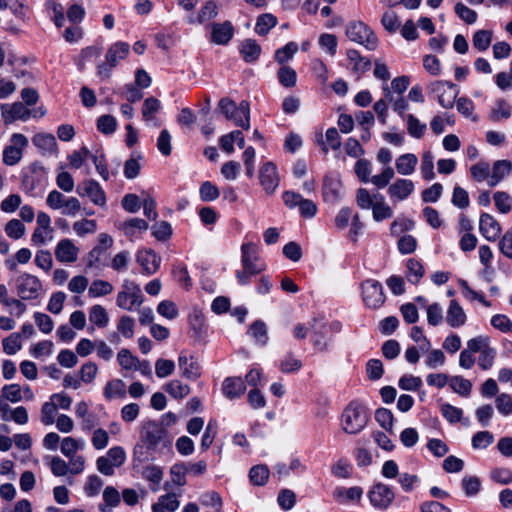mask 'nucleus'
<instances>
[{
  "instance_id": "1",
  "label": "nucleus",
  "mask_w": 512,
  "mask_h": 512,
  "mask_svg": "<svg viewBox=\"0 0 512 512\" xmlns=\"http://www.w3.org/2000/svg\"><path fill=\"white\" fill-rule=\"evenodd\" d=\"M141 440L150 451L161 454L171 450L172 439L167 430L155 421H149L143 425Z\"/></svg>"
},
{
  "instance_id": "2",
  "label": "nucleus",
  "mask_w": 512,
  "mask_h": 512,
  "mask_svg": "<svg viewBox=\"0 0 512 512\" xmlns=\"http://www.w3.org/2000/svg\"><path fill=\"white\" fill-rule=\"evenodd\" d=\"M369 420L365 406L357 401L350 402L342 413L341 425L345 433L358 434Z\"/></svg>"
},
{
  "instance_id": "3",
  "label": "nucleus",
  "mask_w": 512,
  "mask_h": 512,
  "mask_svg": "<svg viewBox=\"0 0 512 512\" xmlns=\"http://www.w3.org/2000/svg\"><path fill=\"white\" fill-rule=\"evenodd\" d=\"M355 173L359 180L363 183L371 182L378 189L385 188L395 176V171L391 166L383 167L380 174L371 176L372 165L366 159H360L354 167Z\"/></svg>"
},
{
  "instance_id": "4",
  "label": "nucleus",
  "mask_w": 512,
  "mask_h": 512,
  "mask_svg": "<svg viewBox=\"0 0 512 512\" xmlns=\"http://www.w3.org/2000/svg\"><path fill=\"white\" fill-rule=\"evenodd\" d=\"M219 110L227 120H232L236 126L244 129L250 128V105L247 101H241L237 105L229 98H222L218 103Z\"/></svg>"
},
{
  "instance_id": "5",
  "label": "nucleus",
  "mask_w": 512,
  "mask_h": 512,
  "mask_svg": "<svg viewBox=\"0 0 512 512\" xmlns=\"http://www.w3.org/2000/svg\"><path fill=\"white\" fill-rule=\"evenodd\" d=\"M144 296L138 284L124 280L122 290L116 297V305L126 311H136L143 303Z\"/></svg>"
},
{
  "instance_id": "6",
  "label": "nucleus",
  "mask_w": 512,
  "mask_h": 512,
  "mask_svg": "<svg viewBox=\"0 0 512 512\" xmlns=\"http://www.w3.org/2000/svg\"><path fill=\"white\" fill-rule=\"evenodd\" d=\"M347 37L368 50H375L378 46V40L373 31L361 21H353L347 25Z\"/></svg>"
},
{
  "instance_id": "7",
  "label": "nucleus",
  "mask_w": 512,
  "mask_h": 512,
  "mask_svg": "<svg viewBox=\"0 0 512 512\" xmlns=\"http://www.w3.org/2000/svg\"><path fill=\"white\" fill-rule=\"evenodd\" d=\"M46 204L53 210H60L63 215L74 217L81 210V203L76 197H66L58 190L48 193Z\"/></svg>"
},
{
  "instance_id": "8",
  "label": "nucleus",
  "mask_w": 512,
  "mask_h": 512,
  "mask_svg": "<svg viewBox=\"0 0 512 512\" xmlns=\"http://www.w3.org/2000/svg\"><path fill=\"white\" fill-rule=\"evenodd\" d=\"M130 46L126 42L118 41L112 44L106 53L105 63L99 64L97 67L98 75L101 77H109L110 69L118 65L119 61L125 59L129 54Z\"/></svg>"
},
{
  "instance_id": "9",
  "label": "nucleus",
  "mask_w": 512,
  "mask_h": 512,
  "mask_svg": "<svg viewBox=\"0 0 512 512\" xmlns=\"http://www.w3.org/2000/svg\"><path fill=\"white\" fill-rule=\"evenodd\" d=\"M456 86L450 81L436 80L427 86L428 92L437 98L443 108H452L458 94Z\"/></svg>"
},
{
  "instance_id": "10",
  "label": "nucleus",
  "mask_w": 512,
  "mask_h": 512,
  "mask_svg": "<svg viewBox=\"0 0 512 512\" xmlns=\"http://www.w3.org/2000/svg\"><path fill=\"white\" fill-rule=\"evenodd\" d=\"M362 299L366 307L378 309L385 302V294L380 282L368 279L361 284Z\"/></svg>"
},
{
  "instance_id": "11",
  "label": "nucleus",
  "mask_w": 512,
  "mask_h": 512,
  "mask_svg": "<svg viewBox=\"0 0 512 512\" xmlns=\"http://www.w3.org/2000/svg\"><path fill=\"white\" fill-rule=\"evenodd\" d=\"M10 145H7L3 150V162L7 166H14L20 162L23 156V150L28 145L26 136L20 133L12 134L10 138Z\"/></svg>"
},
{
  "instance_id": "12",
  "label": "nucleus",
  "mask_w": 512,
  "mask_h": 512,
  "mask_svg": "<svg viewBox=\"0 0 512 512\" xmlns=\"http://www.w3.org/2000/svg\"><path fill=\"white\" fill-rule=\"evenodd\" d=\"M285 205L294 209L299 208V212L304 218H313L317 213V205L310 199L303 198L300 194L293 191H286L282 195Z\"/></svg>"
},
{
  "instance_id": "13",
  "label": "nucleus",
  "mask_w": 512,
  "mask_h": 512,
  "mask_svg": "<svg viewBox=\"0 0 512 512\" xmlns=\"http://www.w3.org/2000/svg\"><path fill=\"white\" fill-rule=\"evenodd\" d=\"M17 294L22 300L37 299L42 292V284L37 277L22 274L16 281Z\"/></svg>"
},
{
  "instance_id": "14",
  "label": "nucleus",
  "mask_w": 512,
  "mask_h": 512,
  "mask_svg": "<svg viewBox=\"0 0 512 512\" xmlns=\"http://www.w3.org/2000/svg\"><path fill=\"white\" fill-rule=\"evenodd\" d=\"M368 498L373 507L385 510L392 504L395 494L388 485L378 482L369 490Z\"/></svg>"
},
{
  "instance_id": "15",
  "label": "nucleus",
  "mask_w": 512,
  "mask_h": 512,
  "mask_svg": "<svg viewBox=\"0 0 512 512\" xmlns=\"http://www.w3.org/2000/svg\"><path fill=\"white\" fill-rule=\"evenodd\" d=\"M1 117L5 125L17 120L27 121L31 117V110L23 102L3 103L0 105Z\"/></svg>"
},
{
  "instance_id": "16",
  "label": "nucleus",
  "mask_w": 512,
  "mask_h": 512,
  "mask_svg": "<svg viewBox=\"0 0 512 512\" xmlns=\"http://www.w3.org/2000/svg\"><path fill=\"white\" fill-rule=\"evenodd\" d=\"M77 193L82 197H88L93 204L99 207H106V194L100 184L95 180H84L78 186Z\"/></svg>"
},
{
  "instance_id": "17",
  "label": "nucleus",
  "mask_w": 512,
  "mask_h": 512,
  "mask_svg": "<svg viewBox=\"0 0 512 512\" xmlns=\"http://www.w3.org/2000/svg\"><path fill=\"white\" fill-rule=\"evenodd\" d=\"M260 184L266 194L272 195L279 186V175L277 167L273 162L264 163L259 171Z\"/></svg>"
},
{
  "instance_id": "18",
  "label": "nucleus",
  "mask_w": 512,
  "mask_h": 512,
  "mask_svg": "<svg viewBox=\"0 0 512 512\" xmlns=\"http://www.w3.org/2000/svg\"><path fill=\"white\" fill-rule=\"evenodd\" d=\"M322 195L325 202L332 204L339 202L344 197V188L338 176H325Z\"/></svg>"
},
{
  "instance_id": "19",
  "label": "nucleus",
  "mask_w": 512,
  "mask_h": 512,
  "mask_svg": "<svg viewBox=\"0 0 512 512\" xmlns=\"http://www.w3.org/2000/svg\"><path fill=\"white\" fill-rule=\"evenodd\" d=\"M415 185L412 180L398 178L388 186L387 193L393 202L405 201L412 195Z\"/></svg>"
},
{
  "instance_id": "20",
  "label": "nucleus",
  "mask_w": 512,
  "mask_h": 512,
  "mask_svg": "<svg viewBox=\"0 0 512 512\" xmlns=\"http://www.w3.org/2000/svg\"><path fill=\"white\" fill-rule=\"evenodd\" d=\"M265 269V265L260 258H242V269L237 270L236 276L239 283L247 284L251 277L259 274Z\"/></svg>"
},
{
  "instance_id": "21",
  "label": "nucleus",
  "mask_w": 512,
  "mask_h": 512,
  "mask_svg": "<svg viewBox=\"0 0 512 512\" xmlns=\"http://www.w3.org/2000/svg\"><path fill=\"white\" fill-rule=\"evenodd\" d=\"M481 234L489 241H495L501 234L502 228L497 219L489 213H482L479 219Z\"/></svg>"
},
{
  "instance_id": "22",
  "label": "nucleus",
  "mask_w": 512,
  "mask_h": 512,
  "mask_svg": "<svg viewBox=\"0 0 512 512\" xmlns=\"http://www.w3.org/2000/svg\"><path fill=\"white\" fill-rule=\"evenodd\" d=\"M178 366L181 375L189 380H196L201 375V368L198 361L184 352L180 353L178 357Z\"/></svg>"
},
{
  "instance_id": "23",
  "label": "nucleus",
  "mask_w": 512,
  "mask_h": 512,
  "mask_svg": "<svg viewBox=\"0 0 512 512\" xmlns=\"http://www.w3.org/2000/svg\"><path fill=\"white\" fill-rule=\"evenodd\" d=\"M118 227L126 237L133 239L147 231L149 225L144 219L131 218L120 223Z\"/></svg>"
},
{
  "instance_id": "24",
  "label": "nucleus",
  "mask_w": 512,
  "mask_h": 512,
  "mask_svg": "<svg viewBox=\"0 0 512 512\" xmlns=\"http://www.w3.org/2000/svg\"><path fill=\"white\" fill-rule=\"evenodd\" d=\"M32 142L44 155L58 153L56 139L54 135L50 133H38L32 138Z\"/></svg>"
},
{
  "instance_id": "25",
  "label": "nucleus",
  "mask_w": 512,
  "mask_h": 512,
  "mask_svg": "<svg viewBox=\"0 0 512 512\" xmlns=\"http://www.w3.org/2000/svg\"><path fill=\"white\" fill-rule=\"evenodd\" d=\"M234 33L231 22L215 23L212 25L211 41L218 45L227 44Z\"/></svg>"
},
{
  "instance_id": "26",
  "label": "nucleus",
  "mask_w": 512,
  "mask_h": 512,
  "mask_svg": "<svg viewBox=\"0 0 512 512\" xmlns=\"http://www.w3.org/2000/svg\"><path fill=\"white\" fill-rule=\"evenodd\" d=\"M466 319V314L460 304L456 300H451L446 315L447 324L458 328L466 323Z\"/></svg>"
},
{
  "instance_id": "27",
  "label": "nucleus",
  "mask_w": 512,
  "mask_h": 512,
  "mask_svg": "<svg viewBox=\"0 0 512 512\" xmlns=\"http://www.w3.org/2000/svg\"><path fill=\"white\" fill-rule=\"evenodd\" d=\"M512 171V164L509 160H497L491 168L489 186L494 187Z\"/></svg>"
},
{
  "instance_id": "28",
  "label": "nucleus",
  "mask_w": 512,
  "mask_h": 512,
  "mask_svg": "<svg viewBox=\"0 0 512 512\" xmlns=\"http://www.w3.org/2000/svg\"><path fill=\"white\" fill-rule=\"evenodd\" d=\"M418 164V158L413 153L400 155L395 161L397 172L402 176H409L415 172Z\"/></svg>"
},
{
  "instance_id": "29",
  "label": "nucleus",
  "mask_w": 512,
  "mask_h": 512,
  "mask_svg": "<svg viewBox=\"0 0 512 512\" xmlns=\"http://www.w3.org/2000/svg\"><path fill=\"white\" fill-rule=\"evenodd\" d=\"M223 394L229 399L239 398L246 390L244 381L240 377H229L223 382Z\"/></svg>"
},
{
  "instance_id": "30",
  "label": "nucleus",
  "mask_w": 512,
  "mask_h": 512,
  "mask_svg": "<svg viewBox=\"0 0 512 512\" xmlns=\"http://www.w3.org/2000/svg\"><path fill=\"white\" fill-rule=\"evenodd\" d=\"M362 495L363 489L359 486L350 487L348 489L344 487H337L333 492L334 498L342 504H345L348 501H359Z\"/></svg>"
},
{
  "instance_id": "31",
  "label": "nucleus",
  "mask_w": 512,
  "mask_h": 512,
  "mask_svg": "<svg viewBox=\"0 0 512 512\" xmlns=\"http://www.w3.org/2000/svg\"><path fill=\"white\" fill-rule=\"evenodd\" d=\"M247 333L253 339L255 344L259 346H265L268 342L267 325L261 320L253 322Z\"/></svg>"
},
{
  "instance_id": "32",
  "label": "nucleus",
  "mask_w": 512,
  "mask_h": 512,
  "mask_svg": "<svg viewBox=\"0 0 512 512\" xmlns=\"http://www.w3.org/2000/svg\"><path fill=\"white\" fill-rule=\"evenodd\" d=\"M126 384L121 379H114L109 381L104 388V397L107 400L116 398H125Z\"/></svg>"
},
{
  "instance_id": "33",
  "label": "nucleus",
  "mask_w": 512,
  "mask_h": 512,
  "mask_svg": "<svg viewBox=\"0 0 512 512\" xmlns=\"http://www.w3.org/2000/svg\"><path fill=\"white\" fill-rule=\"evenodd\" d=\"M470 174L473 180L476 182L487 181L489 185V179L491 176L490 164L485 160H480L470 167Z\"/></svg>"
},
{
  "instance_id": "34",
  "label": "nucleus",
  "mask_w": 512,
  "mask_h": 512,
  "mask_svg": "<svg viewBox=\"0 0 512 512\" xmlns=\"http://www.w3.org/2000/svg\"><path fill=\"white\" fill-rule=\"evenodd\" d=\"M240 53L246 62H253L259 57L261 48L255 40L246 39L241 43Z\"/></svg>"
},
{
  "instance_id": "35",
  "label": "nucleus",
  "mask_w": 512,
  "mask_h": 512,
  "mask_svg": "<svg viewBox=\"0 0 512 512\" xmlns=\"http://www.w3.org/2000/svg\"><path fill=\"white\" fill-rule=\"evenodd\" d=\"M372 215L376 222H382L383 220L390 219L393 216V210L385 202L383 196H379V200L375 201V205L372 208Z\"/></svg>"
},
{
  "instance_id": "36",
  "label": "nucleus",
  "mask_w": 512,
  "mask_h": 512,
  "mask_svg": "<svg viewBox=\"0 0 512 512\" xmlns=\"http://www.w3.org/2000/svg\"><path fill=\"white\" fill-rule=\"evenodd\" d=\"M89 321L99 328H104L109 323V316L101 305H93L89 310Z\"/></svg>"
},
{
  "instance_id": "37",
  "label": "nucleus",
  "mask_w": 512,
  "mask_h": 512,
  "mask_svg": "<svg viewBox=\"0 0 512 512\" xmlns=\"http://www.w3.org/2000/svg\"><path fill=\"white\" fill-rule=\"evenodd\" d=\"M45 7L54 24L60 28L64 25V8L63 6L56 2L55 0H47L45 3Z\"/></svg>"
},
{
  "instance_id": "38",
  "label": "nucleus",
  "mask_w": 512,
  "mask_h": 512,
  "mask_svg": "<svg viewBox=\"0 0 512 512\" xmlns=\"http://www.w3.org/2000/svg\"><path fill=\"white\" fill-rule=\"evenodd\" d=\"M493 201L498 212L508 214L512 210V196L505 191H497L493 194Z\"/></svg>"
},
{
  "instance_id": "39",
  "label": "nucleus",
  "mask_w": 512,
  "mask_h": 512,
  "mask_svg": "<svg viewBox=\"0 0 512 512\" xmlns=\"http://www.w3.org/2000/svg\"><path fill=\"white\" fill-rule=\"evenodd\" d=\"M142 476L152 483L151 490L155 492L163 478V470L156 465H148L143 469Z\"/></svg>"
},
{
  "instance_id": "40",
  "label": "nucleus",
  "mask_w": 512,
  "mask_h": 512,
  "mask_svg": "<svg viewBox=\"0 0 512 512\" xmlns=\"http://www.w3.org/2000/svg\"><path fill=\"white\" fill-rule=\"evenodd\" d=\"M407 274L406 277L409 282L417 284L424 274L423 265L417 258H409L407 261Z\"/></svg>"
},
{
  "instance_id": "41",
  "label": "nucleus",
  "mask_w": 512,
  "mask_h": 512,
  "mask_svg": "<svg viewBox=\"0 0 512 512\" xmlns=\"http://www.w3.org/2000/svg\"><path fill=\"white\" fill-rule=\"evenodd\" d=\"M405 120L407 123L408 134L416 139L422 138L427 128L426 124L421 123L413 114H408L405 117Z\"/></svg>"
},
{
  "instance_id": "42",
  "label": "nucleus",
  "mask_w": 512,
  "mask_h": 512,
  "mask_svg": "<svg viewBox=\"0 0 512 512\" xmlns=\"http://www.w3.org/2000/svg\"><path fill=\"white\" fill-rule=\"evenodd\" d=\"M3 351L7 355H14L22 349L21 334L14 332L2 340Z\"/></svg>"
},
{
  "instance_id": "43",
  "label": "nucleus",
  "mask_w": 512,
  "mask_h": 512,
  "mask_svg": "<svg viewBox=\"0 0 512 512\" xmlns=\"http://www.w3.org/2000/svg\"><path fill=\"white\" fill-rule=\"evenodd\" d=\"M380 194L371 195L365 188H359L356 194V203L361 209H372L375 201L379 200Z\"/></svg>"
},
{
  "instance_id": "44",
  "label": "nucleus",
  "mask_w": 512,
  "mask_h": 512,
  "mask_svg": "<svg viewBox=\"0 0 512 512\" xmlns=\"http://www.w3.org/2000/svg\"><path fill=\"white\" fill-rule=\"evenodd\" d=\"M113 286L108 281L95 280L91 283L88 294L91 298L102 297L111 294Z\"/></svg>"
},
{
  "instance_id": "45",
  "label": "nucleus",
  "mask_w": 512,
  "mask_h": 512,
  "mask_svg": "<svg viewBox=\"0 0 512 512\" xmlns=\"http://www.w3.org/2000/svg\"><path fill=\"white\" fill-rule=\"evenodd\" d=\"M347 57L350 62L353 63V69L360 74L366 72L370 68V61L361 57L360 53L355 49L348 50Z\"/></svg>"
},
{
  "instance_id": "46",
  "label": "nucleus",
  "mask_w": 512,
  "mask_h": 512,
  "mask_svg": "<svg viewBox=\"0 0 512 512\" xmlns=\"http://www.w3.org/2000/svg\"><path fill=\"white\" fill-rule=\"evenodd\" d=\"M101 55V48L97 46H89L84 48L77 60V66L79 70H84L85 64L91 62Z\"/></svg>"
},
{
  "instance_id": "47",
  "label": "nucleus",
  "mask_w": 512,
  "mask_h": 512,
  "mask_svg": "<svg viewBox=\"0 0 512 512\" xmlns=\"http://www.w3.org/2000/svg\"><path fill=\"white\" fill-rule=\"evenodd\" d=\"M142 156L140 154L132 155L124 164V175L127 179L136 178L141 169Z\"/></svg>"
},
{
  "instance_id": "48",
  "label": "nucleus",
  "mask_w": 512,
  "mask_h": 512,
  "mask_svg": "<svg viewBox=\"0 0 512 512\" xmlns=\"http://www.w3.org/2000/svg\"><path fill=\"white\" fill-rule=\"evenodd\" d=\"M103 501L104 504L99 506L102 512H106L107 507H116L120 503V495L117 489L112 486H107L103 491Z\"/></svg>"
},
{
  "instance_id": "49",
  "label": "nucleus",
  "mask_w": 512,
  "mask_h": 512,
  "mask_svg": "<svg viewBox=\"0 0 512 512\" xmlns=\"http://www.w3.org/2000/svg\"><path fill=\"white\" fill-rule=\"evenodd\" d=\"M492 41V32L489 30H478L475 32L472 43L478 51H485L489 48Z\"/></svg>"
},
{
  "instance_id": "50",
  "label": "nucleus",
  "mask_w": 512,
  "mask_h": 512,
  "mask_svg": "<svg viewBox=\"0 0 512 512\" xmlns=\"http://www.w3.org/2000/svg\"><path fill=\"white\" fill-rule=\"evenodd\" d=\"M135 320L128 316L123 315L118 319L117 331L123 337L131 339L134 336Z\"/></svg>"
},
{
  "instance_id": "51",
  "label": "nucleus",
  "mask_w": 512,
  "mask_h": 512,
  "mask_svg": "<svg viewBox=\"0 0 512 512\" xmlns=\"http://www.w3.org/2000/svg\"><path fill=\"white\" fill-rule=\"evenodd\" d=\"M157 312L167 320H174L179 315L177 305L171 300H163L157 305Z\"/></svg>"
},
{
  "instance_id": "52",
  "label": "nucleus",
  "mask_w": 512,
  "mask_h": 512,
  "mask_svg": "<svg viewBox=\"0 0 512 512\" xmlns=\"http://www.w3.org/2000/svg\"><path fill=\"white\" fill-rule=\"evenodd\" d=\"M421 173L426 180H432L435 177L434 173V157L430 151L423 153L421 158Z\"/></svg>"
},
{
  "instance_id": "53",
  "label": "nucleus",
  "mask_w": 512,
  "mask_h": 512,
  "mask_svg": "<svg viewBox=\"0 0 512 512\" xmlns=\"http://www.w3.org/2000/svg\"><path fill=\"white\" fill-rule=\"evenodd\" d=\"M249 477L254 485H264L269 478V469L265 465H256L250 469Z\"/></svg>"
},
{
  "instance_id": "54",
  "label": "nucleus",
  "mask_w": 512,
  "mask_h": 512,
  "mask_svg": "<svg viewBox=\"0 0 512 512\" xmlns=\"http://www.w3.org/2000/svg\"><path fill=\"white\" fill-rule=\"evenodd\" d=\"M325 138L326 144L323 140L321 141L322 150L324 153L328 152V147L331 148L332 150H337L340 148L341 138L336 128H329L326 131Z\"/></svg>"
},
{
  "instance_id": "55",
  "label": "nucleus",
  "mask_w": 512,
  "mask_h": 512,
  "mask_svg": "<svg viewBox=\"0 0 512 512\" xmlns=\"http://www.w3.org/2000/svg\"><path fill=\"white\" fill-rule=\"evenodd\" d=\"M199 195L202 201L211 202L219 197L220 191L210 181H205L200 186Z\"/></svg>"
},
{
  "instance_id": "56",
  "label": "nucleus",
  "mask_w": 512,
  "mask_h": 512,
  "mask_svg": "<svg viewBox=\"0 0 512 512\" xmlns=\"http://www.w3.org/2000/svg\"><path fill=\"white\" fill-rule=\"evenodd\" d=\"M297 51L298 44L296 42H289L275 52V59L278 63L284 64L289 61Z\"/></svg>"
},
{
  "instance_id": "57",
  "label": "nucleus",
  "mask_w": 512,
  "mask_h": 512,
  "mask_svg": "<svg viewBox=\"0 0 512 512\" xmlns=\"http://www.w3.org/2000/svg\"><path fill=\"white\" fill-rule=\"evenodd\" d=\"M494 441V436L489 431H479L472 437L471 444L474 449H486Z\"/></svg>"
},
{
  "instance_id": "58",
  "label": "nucleus",
  "mask_w": 512,
  "mask_h": 512,
  "mask_svg": "<svg viewBox=\"0 0 512 512\" xmlns=\"http://www.w3.org/2000/svg\"><path fill=\"white\" fill-rule=\"evenodd\" d=\"M218 425L214 420H210L205 428L204 434L201 439L202 450H207L212 445L217 435Z\"/></svg>"
},
{
  "instance_id": "59",
  "label": "nucleus",
  "mask_w": 512,
  "mask_h": 512,
  "mask_svg": "<svg viewBox=\"0 0 512 512\" xmlns=\"http://www.w3.org/2000/svg\"><path fill=\"white\" fill-rule=\"evenodd\" d=\"M512 107L503 99L496 102L495 107L491 112V119L493 121H499L503 118L507 119L511 116Z\"/></svg>"
},
{
  "instance_id": "60",
  "label": "nucleus",
  "mask_w": 512,
  "mask_h": 512,
  "mask_svg": "<svg viewBox=\"0 0 512 512\" xmlns=\"http://www.w3.org/2000/svg\"><path fill=\"white\" fill-rule=\"evenodd\" d=\"M1 392L3 398L11 403H18L22 400V388L19 384L4 385Z\"/></svg>"
},
{
  "instance_id": "61",
  "label": "nucleus",
  "mask_w": 512,
  "mask_h": 512,
  "mask_svg": "<svg viewBox=\"0 0 512 512\" xmlns=\"http://www.w3.org/2000/svg\"><path fill=\"white\" fill-rule=\"evenodd\" d=\"M495 405L500 414L508 416L512 414V395L507 393L499 394L495 399Z\"/></svg>"
},
{
  "instance_id": "62",
  "label": "nucleus",
  "mask_w": 512,
  "mask_h": 512,
  "mask_svg": "<svg viewBox=\"0 0 512 512\" xmlns=\"http://www.w3.org/2000/svg\"><path fill=\"white\" fill-rule=\"evenodd\" d=\"M166 391L173 398H184L189 394L190 388L179 380H173L166 385Z\"/></svg>"
},
{
  "instance_id": "63",
  "label": "nucleus",
  "mask_w": 512,
  "mask_h": 512,
  "mask_svg": "<svg viewBox=\"0 0 512 512\" xmlns=\"http://www.w3.org/2000/svg\"><path fill=\"white\" fill-rule=\"evenodd\" d=\"M277 23L276 18L271 14H264L257 20L255 31L259 35H266L268 31L273 28Z\"/></svg>"
},
{
  "instance_id": "64",
  "label": "nucleus",
  "mask_w": 512,
  "mask_h": 512,
  "mask_svg": "<svg viewBox=\"0 0 512 512\" xmlns=\"http://www.w3.org/2000/svg\"><path fill=\"white\" fill-rule=\"evenodd\" d=\"M5 233L13 239H20L25 233L24 224L18 219H12L5 225Z\"/></svg>"
}]
</instances>
